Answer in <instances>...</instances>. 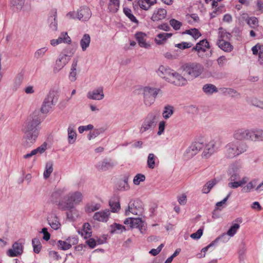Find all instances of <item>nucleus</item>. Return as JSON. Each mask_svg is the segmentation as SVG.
<instances>
[{"label":"nucleus","mask_w":263,"mask_h":263,"mask_svg":"<svg viewBox=\"0 0 263 263\" xmlns=\"http://www.w3.org/2000/svg\"><path fill=\"white\" fill-rule=\"evenodd\" d=\"M71 42V39L66 32H62L58 39L50 40V44L53 46H55L61 43L70 44Z\"/></svg>","instance_id":"nucleus-17"},{"label":"nucleus","mask_w":263,"mask_h":263,"mask_svg":"<svg viewBox=\"0 0 263 263\" xmlns=\"http://www.w3.org/2000/svg\"><path fill=\"white\" fill-rule=\"evenodd\" d=\"M80 72V67H71L68 75L69 80L71 82H74L77 80V76Z\"/></svg>","instance_id":"nucleus-35"},{"label":"nucleus","mask_w":263,"mask_h":263,"mask_svg":"<svg viewBox=\"0 0 263 263\" xmlns=\"http://www.w3.org/2000/svg\"><path fill=\"white\" fill-rule=\"evenodd\" d=\"M93 128L92 124H88L86 126H80L78 128V131L80 134L83 133L84 131L91 130Z\"/></svg>","instance_id":"nucleus-61"},{"label":"nucleus","mask_w":263,"mask_h":263,"mask_svg":"<svg viewBox=\"0 0 263 263\" xmlns=\"http://www.w3.org/2000/svg\"><path fill=\"white\" fill-rule=\"evenodd\" d=\"M251 141H263V130L257 129L251 130Z\"/></svg>","instance_id":"nucleus-31"},{"label":"nucleus","mask_w":263,"mask_h":263,"mask_svg":"<svg viewBox=\"0 0 263 263\" xmlns=\"http://www.w3.org/2000/svg\"><path fill=\"white\" fill-rule=\"evenodd\" d=\"M25 2V0H10V6L13 9L21 11L24 6Z\"/></svg>","instance_id":"nucleus-36"},{"label":"nucleus","mask_w":263,"mask_h":263,"mask_svg":"<svg viewBox=\"0 0 263 263\" xmlns=\"http://www.w3.org/2000/svg\"><path fill=\"white\" fill-rule=\"evenodd\" d=\"M110 215V211L106 209L96 212L93 216V219L99 222H106L109 219Z\"/></svg>","instance_id":"nucleus-16"},{"label":"nucleus","mask_w":263,"mask_h":263,"mask_svg":"<svg viewBox=\"0 0 263 263\" xmlns=\"http://www.w3.org/2000/svg\"><path fill=\"white\" fill-rule=\"evenodd\" d=\"M126 230L125 227L121 224L114 223L110 226V233L111 234H121Z\"/></svg>","instance_id":"nucleus-32"},{"label":"nucleus","mask_w":263,"mask_h":263,"mask_svg":"<svg viewBox=\"0 0 263 263\" xmlns=\"http://www.w3.org/2000/svg\"><path fill=\"white\" fill-rule=\"evenodd\" d=\"M230 239V237L228 236L227 233H223L222 235H220L218 237H217L214 241L212 242L214 243V245L217 243L219 241H221L222 242L226 243Z\"/></svg>","instance_id":"nucleus-51"},{"label":"nucleus","mask_w":263,"mask_h":263,"mask_svg":"<svg viewBox=\"0 0 263 263\" xmlns=\"http://www.w3.org/2000/svg\"><path fill=\"white\" fill-rule=\"evenodd\" d=\"M47 144L46 142H44L41 146L33 149L35 154H42L44 153L47 149Z\"/></svg>","instance_id":"nucleus-56"},{"label":"nucleus","mask_w":263,"mask_h":263,"mask_svg":"<svg viewBox=\"0 0 263 263\" xmlns=\"http://www.w3.org/2000/svg\"><path fill=\"white\" fill-rule=\"evenodd\" d=\"M129 179V176L128 175H125L123 177V179L122 182H121V185L122 186V189H123V190L126 191L129 189V186L128 184V181Z\"/></svg>","instance_id":"nucleus-58"},{"label":"nucleus","mask_w":263,"mask_h":263,"mask_svg":"<svg viewBox=\"0 0 263 263\" xmlns=\"http://www.w3.org/2000/svg\"><path fill=\"white\" fill-rule=\"evenodd\" d=\"M203 143L199 141L195 142L186 149L184 153V156L187 159H190L196 155L203 147Z\"/></svg>","instance_id":"nucleus-10"},{"label":"nucleus","mask_w":263,"mask_h":263,"mask_svg":"<svg viewBox=\"0 0 263 263\" xmlns=\"http://www.w3.org/2000/svg\"><path fill=\"white\" fill-rule=\"evenodd\" d=\"M58 248L62 250H67L71 248L70 244L68 242L66 239L65 241L59 240L58 243Z\"/></svg>","instance_id":"nucleus-50"},{"label":"nucleus","mask_w":263,"mask_h":263,"mask_svg":"<svg viewBox=\"0 0 263 263\" xmlns=\"http://www.w3.org/2000/svg\"><path fill=\"white\" fill-rule=\"evenodd\" d=\"M210 48L209 43L206 40H203L196 44V46L192 48V51H197L198 55L201 56V52H205Z\"/></svg>","instance_id":"nucleus-19"},{"label":"nucleus","mask_w":263,"mask_h":263,"mask_svg":"<svg viewBox=\"0 0 263 263\" xmlns=\"http://www.w3.org/2000/svg\"><path fill=\"white\" fill-rule=\"evenodd\" d=\"M165 127V122L164 121H162L159 122V127H158V131L157 132V134L158 135H162L164 131Z\"/></svg>","instance_id":"nucleus-63"},{"label":"nucleus","mask_w":263,"mask_h":263,"mask_svg":"<svg viewBox=\"0 0 263 263\" xmlns=\"http://www.w3.org/2000/svg\"><path fill=\"white\" fill-rule=\"evenodd\" d=\"M171 33H161L156 35L155 39V43L159 45H163L166 43L167 40L172 36Z\"/></svg>","instance_id":"nucleus-24"},{"label":"nucleus","mask_w":263,"mask_h":263,"mask_svg":"<svg viewBox=\"0 0 263 263\" xmlns=\"http://www.w3.org/2000/svg\"><path fill=\"white\" fill-rule=\"evenodd\" d=\"M123 12L125 15L133 22L137 24L138 21L132 13V10L128 8H124Z\"/></svg>","instance_id":"nucleus-45"},{"label":"nucleus","mask_w":263,"mask_h":263,"mask_svg":"<svg viewBox=\"0 0 263 263\" xmlns=\"http://www.w3.org/2000/svg\"><path fill=\"white\" fill-rule=\"evenodd\" d=\"M67 132H68V142L70 144H72L75 143L77 137V134L76 133V132L74 128V126L72 125H69L68 129H67Z\"/></svg>","instance_id":"nucleus-25"},{"label":"nucleus","mask_w":263,"mask_h":263,"mask_svg":"<svg viewBox=\"0 0 263 263\" xmlns=\"http://www.w3.org/2000/svg\"><path fill=\"white\" fill-rule=\"evenodd\" d=\"M100 208L101 205L99 203L88 204L85 207V210L88 213H91L100 209Z\"/></svg>","instance_id":"nucleus-48"},{"label":"nucleus","mask_w":263,"mask_h":263,"mask_svg":"<svg viewBox=\"0 0 263 263\" xmlns=\"http://www.w3.org/2000/svg\"><path fill=\"white\" fill-rule=\"evenodd\" d=\"M145 180V175L142 174H138L134 177L133 179V183L135 185H139L140 182L144 181Z\"/></svg>","instance_id":"nucleus-55"},{"label":"nucleus","mask_w":263,"mask_h":263,"mask_svg":"<svg viewBox=\"0 0 263 263\" xmlns=\"http://www.w3.org/2000/svg\"><path fill=\"white\" fill-rule=\"evenodd\" d=\"M167 14V11L163 8H158L153 13L151 19L154 22L159 21L164 19Z\"/></svg>","instance_id":"nucleus-21"},{"label":"nucleus","mask_w":263,"mask_h":263,"mask_svg":"<svg viewBox=\"0 0 263 263\" xmlns=\"http://www.w3.org/2000/svg\"><path fill=\"white\" fill-rule=\"evenodd\" d=\"M224 154L227 158H233L247 151V145L237 141H232L225 146Z\"/></svg>","instance_id":"nucleus-4"},{"label":"nucleus","mask_w":263,"mask_h":263,"mask_svg":"<svg viewBox=\"0 0 263 263\" xmlns=\"http://www.w3.org/2000/svg\"><path fill=\"white\" fill-rule=\"evenodd\" d=\"M48 224L54 230H58L61 227V223L57 216L54 214H51L47 218Z\"/></svg>","instance_id":"nucleus-22"},{"label":"nucleus","mask_w":263,"mask_h":263,"mask_svg":"<svg viewBox=\"0 0 263 263\" xmlns=\"http://www.w3.org/2000/svg\"><path fill=\"white\" fill-rule=\"evenodd\" d=\"M41 119L39 115L35 114L31 115L24 122L22 131L26 132L40 133Z\"/></svg>","instance_id":"nucleus-6"},{"label":"nucleus","mask_w":263,"mask_h":263,"mask_svg":"<svg viewBox=\"0 0 263 263\" xmlns=\"http://www.w3.org/2000/svg\"><path fill=\"white\" fill-rule=\"evenodd\" d=\"M53 95L52 94L48 95L44 99L42 106L41 107V111L43 114H46L51 108L52 105L53 104Z\"/></svg>","instance_id":"nucleus-15"},{"label":"nucleus","mask_w":263,"mask_h":263,"mask_svg":"<svg viewBox=\"0 0 263 263\" xmlns=\"http://www.w3.org/2000/svg\"><path fill=\"white\" fill-rule=\"evenodd\" d=\"M53 164L51 162L46 163L45 166V171L44 172V177L45 179H47L49 177L51 174L53 172Z\"/></svg>","instance_id":"nucleus-43"},{"label":"nucleus","mask_w":263,"mask_h":263,"mask_svg":"<svg viewBox=\"0 0 263 263\" xmlns=\"http://www.w3.org/2000/svg\"><path fill=\"white\" fill-rule=\"evenodd\" d=\"M159 114L157 111L149 112L144 118L140 128V133L143 134L149 129L154 128L157 125Z\"/></svg>","instance_id":"nucleus-5"},{"label":"nucleus","mask_w":263,"mask_h":263,"mask_svg":"<svg viewBox=\"0 0 263 263\" xmlns=\"http://www.w3.org/2000/svg\"><path fill=\"white\" fill-rule=\"evenodd\" d=\"M70 57L66 54L60 55L56 61V64L58 65H66L70 60Z\"/></svg>","instance_id":"nucleus-41"},{"label":"nucleus","mask_w":263,"mask_h":263,"mask_svg":"<svg viewBox=\"0 0 263 263\" xmlns=\"http://www.w3.org/2000/svg\"><path fill=\"white\" fill-rule=\"evenodd\" d=\"M232 37L231 33L228 32L225 29L220 28L218 31L217 40H230Z\"/></svg>","instance_id":"nucleus-37"},{"label":"nucleus","mask_w":263,"mask_h":263,"mask_svg":"<svg viewBox=\"0 0 263 263\" xmlns=\"http://www.w3.org/2000/svg\"><path fill=\"white\" fill-rule=\"evenodd\" d=\"M203 91L207 95H212L214 92L218 91L216 87L212 84L204 85L202 88Z\"/></svg>","instance_id":"nucleus-39"},{"label":"nucleus","mask_w":263,"mask_h":263,"mask_svg":"<svg viewBox=\"0 0 263 263\" xmlns=\"http://www.w3.org/2000/svg\"><path fill=\"white\" fill-rule=\"evenodd\" d=\"M32 243L34 252L36 253H39L42 248V245L40 240L36 238H33L32 240Z\"/></svg>","instance_id":"nucleus-47"},{"label":"nucleus","mask_w":263,"mask_h":263,"mask_svg":"<svg viewBox=\"0 0 263 263\" xmlns=\"http://www.w3.org/2000/svg\"><path fill=\"white\" fill-rule=\"evenodd\" d=\"M88 99L93 100L100 101L104 99V94L103 88L99 87L91 91H89L87 93Z\"/></svg>","instance_id":"nucleus-14"},{"label":"nucleus","mask_w":263,"mask_h":263,"mask_svg":"<svg viewBox=\"0 0 263 263\" xmlns=\"http://www.w3.org/2000/svg\"><path fill=\"white\" fill-rule=\"evenodd\" d=\"M157 157L153 153L149 154L148 156L147 165L148 167L153 169L155 167V160Z\"/></svg>","instance_id":"nucleus-44"},{"label":"nucleus","mask_w":263,"mask_h":263,"mask_svg":"<svg viewBox=\"0 0 263 263\" xmlns=\"http://www.w3.org/2000/svg\"><path fill=\"white\" fill-rule=\"evenodd\" d=\"M251 130L245 128L236 129L233 134V138L237 140H251Z\"/></svg>","instance_id":"nucleus-11"},{"label":"nucleus","mask_w":263,"mask_h":263,"mask_svg":"<svg viewBox=\"0 0 263 263\" xmlns=\"http://www.w3.org/2000/svg\"><path fill=\"white\" fill-rule=\"evenodd\" d=\"M57 15V10L53 9L51 10L50 12V16L48 18V22L50 23V27L53 30H56L57 29V21L56 20Z\"/></svg>","instance_id":"nucleus-28"},{"label":"nucleus","mask_w":263,"mask_h":263,"mask_svg":"<svg viewBox=\"0 0 263 263\" xmlns=\"http://www.w3.org/2000/svg\"><path fill=\"white\" fill-rule=\"evenodd\" d=\"M183 33H186L192 36L195 40L197 39L201 35L198 30L196 28L186 30Z\"/></svg>","instance_id":"nucleus-46"},{"label":"nucleus","mask_w":263,"mask_h":263,"mask_svg":"<svg viewBox=\"0 0 263 263\" xmlns=\"http://www.w3.org/2000/svg\"><path fill=\"white\" fill-rule=\"evenodd\" d=\"M115 163L110 160L104 159L97 165V167L99 170L106 171L114 166Z\"/></svg>","instance_id":"nucleus-23"},{"label":"nucleus","mask_w":263,"mask_h":263,"mask_svg":"<svg viewBox=\"0 0 263 263\" xmlns=\"http://www.w3.org/2000/svg\"><path fill=\"white\" fill-rule=\"evenodd\" d=\"M66 187L55 188L51 194V201L62 211H72L75 205L79 204L83 200L82 194L79 191L67 194Z\"/></svg>","instance_id":"nucleus-1"},{"label":"nucleus","mask_w":263,"mask_h":263,"mask_svg":"<svg viewBox=\"0 0 263 263\" xmlns=\"http://www.w3.org/2000/svg\"><path fill=\"white\" fill-rule=\"evenodd\" d=\"M144 103L145 105L149 106L153 104L157 95L161 92L158 88L145 86L142 88Z\"/></svg>","instance_id":"nucleus-7"},{"label":"nucleus","mask_w":263,"mask_h":263,"mask_svg":"<svg viewBox=\"0 0 263 263\" xmlns=\"http://www.w3.org/2000/svg\"><path fill=\"white\" fill-rule=\"evenodd\" d=\"M174 108L173 106L167 105L164 106L162 112L163 118L167 120L169 119L174 114Z\"/></svg>","instance_id":"nucleus-34"},{"label":"nucleus","mask_w":263,"mask_h":263,"mask_svg":"<svg viewBox=\"0 0 263 263\" xmlns=\"http://www.w3.org/2000/svg\"><path fill=\"white\" fill-rule=\"evenodd\" d=\"M120 6V2L109 0L108 8L109 11L112 13L116 12L119 9Z\"/></svg>","instance_id":"nucleus-42"},{"label":"nucleus","mask_w":263,"mask_h":263,"mask_svg":"<svg viewBox=\"0 0 263 263\" xmlns=\"http://www.w3.org/2000/svg\"><path fill=\"white\" fill-rule=\"evenodd\" d=\"M170 24L176 30H179L182 26V23L175 19H171Z\"/></svg>","instance_id":"nucleus-57"},{"label":"nucleus","mask_w":263,"mask_h":263,"mask_svg":"<svg viewBox=\"0 0 263 263\" xmlns=\"http://www.w3.org/2000/svg\"><path fill=\"white\" fill-rule=\"evenodd\" d=\"M217 44L221 50L225 52H230L233 49V46L227 41L217 40Z\"/></svg>","instance_id":"nucleus-26"},{"label":"nucleus","mask_w":263,"mask_h":263,"mask_svg":"<svg viewBox=\"0 0 263 263\" xmlns=\"http://www.w3.org/2000/svg\"><path fill=\"white\" fill-rule=\"evenodd\" d=\"M79 233L85 239L89 238L91 235V227L90 224L88 223H84L83 229L81 231H79Z\"/></svg>","instance_id":"nucleus-33"},{"label":"nucleus","mask_w":263,"mask_h":263,"mask_svg":"<svg viewBox=\"0 0 263 263\" xmlns=\"http://www.w3.org/2000/svg\"><path fill=\"white\" fill-rule=\"evenodd\" d=\"M247 24L250 27L255 29L258 27V20L256 17H250L247 19Z\"/></svg>","instance_id":"nucleus-49"},{"label":"nucleus","mask_w":263,"mask_h":263,"mask_svg":"<svg viewBox=\"0 0 263 263\" xmlns=\"http://www.w3.org/2000/svg\"><path fill=\"white\" fill-rule=\"evenodd\" d=\"M203 233V230L201 229L197 230L195 233L191 235V237L194 239H198L201 237Z\"/></svg>","instance_id":"nucleus-64"},{"label":"nucleus","mask_w":263,"mask_h":263,"mask_svg":"<svg viewBox=\"0 0 263 263\" xmlns=\"http://www.w3.org/2000/svg\"><path fill=\"white\" fill-rule=\"evenodd\" d=\"M131 227L139 229L141 233H144L146 230L144 222L139 218H133Z\"/></svg>","instance_id":"nucleus-30"},{"label":"nucleus","mask_w":263,"mask_h":263,"mask_svg":"<svg viewBox=\"0 0 263 263\" xmlns=\"http://www.w3.org/2000/svg\"><path fill=\"white\" fill-rule=\"evenodd\" d=\"M180 68L176 71L170 67H159L157 71V74L165 81L174 85L181 86L186 85L187 80L183 76Z\"/></svg>","instance_id":"nucleus-2"},{"label":"nucleus","mask_w":263,"mask_h":263,"mask_svg":"<svg viewBox=\"0 0 263 263\" xmlns=\"http://www.w3.org/2000/svg\"><path fill=\"white\" fill-rule=\"evenodd\" d=\"M90 37L89 34H85L80 41V45L83 51H85L89 46Z\"/></svg>","instance_id":"nucleus-38"},{"label":"nucleus","mask_w":263,"mask_h":263,"mask_svg":"<svg viewBox=\"0 0 263 263\" xmlns=\"http://www.w3.org/2000/svg\"><path fill=\"white\" fill-rule=\"evenodd\" d=\"M24 134L23 137V145L26 147L31 146L36 141L40 133L23 132Z\"/></svg>","instance_id":"nucleus-13"},{"label":"nucleus","mask_w":263,"mask_h":263,"mask_svg":"<svg viewBox=\"0 0 263 263\" xmlns=\"http://www.w3.org/2000/svg\"><path fill=\"white\" fill-rule=\"evenodd\" d=\"M143 211V204L139 200H132L128 203V208L125 210L126 216H129L130 214L135 215H140Z\"/></svg>","instance_id":"nucleus-9"},{"label":"nucleus","mask_w":263,"mask_h":263,"mask_svg":"<svg viewBox=\"0 0 263 263\" xmlns=\"http://www.w3.org/2000/svg\"><path fill=\"white\" fill-rule=\"evenodd\" d=\"M233 172H230L231 176L229 180L231 181H237L240 178L239 174L237 172V170L235 168V166L232 167Z\"/></svg>","instance_id":"nucleus-52"},{"label":"nucleus","mask_w":263,"mask_h":263,"mask_svg":"<svg viewBox=\"0 0 263 263\" xmlns=\"http://www.w3.org/2000/svg\"><path fill=\"white\" fill-rule=\"evenodd\" d=\"M247 101L249 104L263 109V100L261 99L255 97H248Z\"/></svg>","instance_id":"nucleus-29"},{"label":"nucleus","mask_w":263,"mask_h":263,"mask_svg":"<svg viewBox=\"0 0 263 263\" xmlns=\"http://www.w3.org/2000/svg\"><path fill=\"white\" fill-rule=\"evenodd\" d=\"M192 44L187 42H182L181 43L175 44V46L181 49H185L191 47Z\"/></svg>","instance_id":"nucleus-60"},{"label":"nucleus","mask_w":263,"mask_h":263,"mask_svg":"<svg viewBox=\"0 0 263 263\" xmlns=\"http://www.w3.org/2000/svg\"><path fill=\"white\" fill-rule=\"evenodd\" d=\"M47 50L48 48L46 47L39 49L35 52L34 57L36 59L42 58L45 54V53L47 51Z\"/></svg>","instance_id":"nucleus-54"},{"label":"nucleus","mask_w":263,"mask_h":263,"mask_svg":"<svg viewBox=\"0 0 263 263\" xmlns=\"http://www.w3.org/2000/svg\"><path fill=\"white\" fill-rule=\"evenodd\" d=\"M135 37L138 42L139 45L142 48L148 49L151 47V44L146 41L147 35L146 33L139 32L135 34Z\"/></svg>","instance_id":"nucleus-18"},{"label":"nucleus","mask_w":263,"mask_h":263,"mask_svg":"<svg viewBox=\"0 0 263 263\" xmlns=\"http://www.w3.org/2000/svg\"><path fill=\"white\" fill-rule=\"evenodd\" d=\"M240 226L237 223L234 224L227 232V234L229 237H233L239 229Z\"/></svg>","instance_id":"nucleus-53"},{"label":"nucleus","mask_w":263,"mask_h":263,"mask_svg":"<svg viewBox=\"0 0 263 263\" xmlns=\"http://www.w3.org/2000/svg\"><path fill=\"white\" fill-rule=\"evenodd\" d=\"M137 3L141 9L148 10L156 3V0H138Z\"/></svg>","instance_id":"nucleus-27"},{"label":"nucleus","mask_w":263,"mask_h":263,"mask_svg":"<svg viewBox=\"0 0 263 263\" xmlns=\"http://www.w3.org/2000/svg\"><path fill=\"white\" fill-rule=\"evenodd\" d=\"M212 67H182L180 71H182L183 76L187 79L196 78L202 74L203 77H209L210 76L215 77V73L211 72Z\"/></svg>","instance_id":"nucleus-3"},{"label":"nucleus","mask_w":263,"mask_h":263,"mask_svg":"<svg viewBox=\"0 0 263 263\" xmlns=\"http://www.w3.org/2000/svg\"><path fill=\"white\" fill-rule=\"evenodd\" d=\"M222 141L220 139L216 138L211 140L205 145L202 154L203 158H208L216 152L221 147Z\"/></svg>","instance_id":"nucleus-8"},{"label":"nucleus","mask_w":263,"mask_h":263,"mask_svg":"<svg viewBox=\"0 0 263 263\" xmlns=\"http://www.w3.org/2000/svg\"><path fill=\"white\" fill-rule=\"evenodd\" d=\"M109 206L111 209L112 212H117L120 209L119 201L117 198H113L109 202Z\"/></svg>","instance_id":"nucleus-40"},{"label":"nucleus","mask_w":263,"mask_h":263,"mask_svg":"<svg viewBox=\"0 0 263 263\" xmlns=\"http://www.w3.org/2000/svg\"><path fill=\"white\" fill-rule=\"evenodd\" d=\"M91 16V11L87 7H81L77 12V17L80 20L87 21Z\"/></svg>","instance_id":"nucleus-20"},{"label":"nucleus","mask_w":263,"mask_h":263,"mask_svg":"<svg viewBox=\"0 0 263 263\" xmlns=\"http://www.w3.org/2000/svg\"><path fill=\"white\" fill-rule=\"evenodd\" d=\"M23 242L20 240L15 242L13 244L12 248L7 251V255L9 257H13L21 255L23 252Z\"/></svg>","instance_id":"nucleus-12"},{"label":"nucleus","mask_w":263,"mask_h":263,"mask_svg":"<svg viewBox=\"0 0 263 263\" xmlns=\"http://www.w3.org/2000/svg\"><path fill=\"white\" fill-rule=\"evenodd\" d=\"M164 247V244L162 243L160 245H159L157 249H153L149 251V253L153 255V256H156L158 255L160 251H161L162 249Z\"/></svg>","instance_id":"nucleus-62"},{"label":"nucleus","mask_w":263,"mask_h":263,"mask_svg":"<svg viewBox=\"0 0 263 263\" xmlns=\"http://www.w3.org/2000/svg\"><path fill=\"white\" fill-rule=\"evenodd\" d=\"M255 180H253L249 182L246 186H244L242 189V191L246 193L250 192L252 189H253L256 183Z\"/></svg>","instance_id":"nucleus-59"}]
</instances>
